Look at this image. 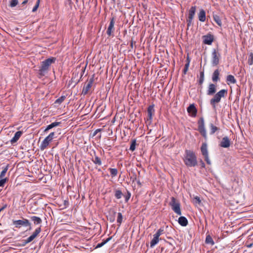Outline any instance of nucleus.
Returning <instances> with one entry per match:
<instances>
[{
    "mask_svg": "<svg viewBox=\"0 0 253 253\" xmlns=\"http://www.w3.org/2000/svg\"><path fill=\"white\" fill-rule=\"evenodd\" d=\"M183 161L185 165L188 167H194L197 165V157L195 153L191 150H185Z\"/></svg>",
    "mask_w": 253,
    "mask_h": 253,
    "instance_id": "1",
    "label": "nucleus"
},
{
    "mask_svg": "<svg viewBox=\"0 0 253 253\" xmlns=\"http://www.w3.org/2000/svg\"><path fill=\"white\" fill-rule=\"evenodd\" d=\"M55 60L56 58L55 57H50L42 62L40 68L39 70V75L40 78L44 76L47 73L50 65L54 63Z\"/></svg>",
    "mask_w": 253,
    "mask_h": 253,
    "instance_id": "2",
    "label": "nucleus"
},
{
    "mask_svg": "<svg viewBox=\"0 0 253 253\" xmlns=\"http://www.w3.org/2000/svg\"><path fill=\"white\" fill-rule=\"evenodd\" d=\"M227 94V90L223 89L217 92L210 100V104L213 108H215L216 104L219 103L222 97H225Z\"/></svg>",
    "mask_w": 253,
    "mask_h": 253,
    "instance_id": "3",
    "label": "nucleus"
},
{
    "mask_svg": "<svg viewBox=\"0 0 253 253\" xmlns=\"http://www.w3.org/2000/svg\"><path fill=\"white\" fill-rule=\"evenodd\" d=\"M196 9L197 6L196 5H194L192 6L188 10V17L186 19L187 26L188 28L193 25V21L195 17Z\"/></svg>",
    "mask_w": 253,
    "mask_h": 253,
    "instance_id": "4",
    "label": "nucleus"
},
{
    "mask_svg": "<svg viewBox=\"0 0 253 253\" xmlns=\"http://www.w3.org/2000/svg\"><path fill=\"white\" fill-rule=\"evenodd\" d=\"M169 205L171 207L172 210L178 215H181V211L180 210V205L178 201L176 199L172 197L171 198V201L169 203Z\"/></svg>",
    "mask_w": 253,
    "mask_h": 253,
    "instance_id": "5",
    "label": "nucleus"
},
{
    "mask_svg": "<svg viewBox=\"0 0 253 253\" xmlns=\"http://www.w3.org/2000/svg\"><path fill=\"white\" fill-rule=\"evenodd\" d=\"M13 224L17 228H19L22 226H29V230L31 229V223L26 218H23L21 220H13Z\"/></svg>",
    "mask_w": 253,
    "mask_h": 253,
    "instance_id": "6",
    "label": "nucleus"
},
{
    "mask_svg": "<svg viewBox=\"0 0 253 253\" xmlns=\"http://www.w3.org/2000/svg\"><path fill=\"white\" fill-rule=\"evenodd\" d=\"M211 63L213 66H217L219 62V58L220 57V53L218 52V49L214 48L211 53Z\"/></svg>",
    "mask_w": 253,
    "mask_h": 253,
    "instance_id": "7",
    "label": "nucleus"
},
{
    "mask_svg": "<svg viewBox=\"0 0 253 253\" xmlns=\"http://www.w3.org/2000/svg\"><path fill=\"white\" fill-rule=\"evenodd\" d=\"M198 131L201 135L205 138H207V133L205 128L204 119L203 118H200L198 122Z\"/></svg>",
    "mask_w": 253,
    "mask_h": 253,
    "instance_id": "8",
    "label": "nucleus"
},
{
    "mask_svg": "<svg viewBox=\"0 0 253 253\" xmlns=\"http://www.w3.org/2000/svg\"><path fill=\"white\" fill-rule=\"evenodd\" d=\"M115 20H116V19H115V17H112L110 19V23H109V25L108 27V28H107V31H106V34L109 37H110V36L113 37L114 36L113 33L115 31L114 26H115Z\"/></svg>",
    "mask_w": 253,
    "mask_h": 253,
    "instance_id": "9",
    "label": "nucleus"
},
{
    "mask_svg": "<svg viewBox=\"0 0 253 253\" xmlns=\"http://www.w3.org/2000/svg\"><path fill=\"white\" fill-rule=\"evenodd\" d=\"M41 226L37 228L35 231L33 233V234L29 237L27 239L24 240L23 241L24 245L27 244L30 242H31L33 240H34L37 236L39 234V233L41 232Z\"/></svg>",
    "mask_w": 253,
    "mask_h": 253,
    "instance_id": "10",
    "label": "nucleus"
},
{
    "mask_svg": "<svg viewBox=\"0 0 253 253\" xmlns=\"http://www.w3.org/2000/svg\"><path fill=\"white\" fill-rule=\"evenodd\" d=\"M94 82V75L92 76V77L89 79L88 82L86 83V84H84V86L83 87L82 94L84 95H85L87 94L88 92L89 91L92 84Z\"/></svg>",
    "mask_w": 253,
    "mask_h": 253,
    "instance_id": "11",
    "label": "nucleus"
},
{
    "mask_svg": "<svg viewBox=\"0 0 253 253\" xmlns=\"http://www.w3.org/2000/svg\"><path fill=\"white\" fill-rule=\"evenodd\" d=\"M203 43L208 45H211L214 40V36L211 33L202 37Z\"/></svg>",
    "mask_w": 253,
    "mask_h": 253,
    "instance_id": "12",
    "label": "nucleus"
},
{
    "mask_svg": "<svg viewBox=\"0 0 253 253\" xmlns=\"http://www.w3.org/2000/svg\"><path fill=\"white\" fill-rule=\"evenodd\" d=\"M231 145V142L227 136H224L222 138L219 143V146L222 148H228Z\"/></svg>",
    "mask_w": 253,
    "mask_h": 253,
    "instance_id": "13",
    "label": "nucleus"
},
{
    "mask_svg": "<svg viewBox=\"0 0 253 253\" xmlns=\"http://www.w3.org/2000/svg\"><path fill=\"white\" fill-rule=\"evenodd\" d=\"M187 112L191 114L193 117H196L197 113V110L194 104H190L187 108Z\"/></svg>",
    "mask_w": 253,
    "mask_h": 253,
    "instance_id": "14",
    "label": "nucleus"
},
{
    "mask_svg": "<svg viewBox=\"0 0 253 253\" xmlns=\"http://www.w3.org/2000/svg\"><path fill=\"white\" fill-rule=\"evenodd\" d=\"M198 18L200 21L204 22L206 20V11L203 9H201L198 13Z\"/></svg>",
    "mask_w": 253,
    "mask_h": 253,
    "instance_id": "15",
    "label": "nucleus"
},
{
    "mask_svg": "<svg viewBox=\"0 0 253 253\" xmlns=\"http://www.w3.org/2000/svg\"><path fill=\"white\" fill-rule=\"evenodd\" d=\"M154 106L150 105L147 109L148 116L147 118V120L149 121L150 122H151L152 116L154 113Z\"/></svg>",
    "mask_w": 253,
    "mask_h": 253,
    "instance_id": "16",
    "label": "nucleus"
},
{
    "mask_svg": "<svg viewBox=\"0 0 253 253\" xmlns=\"http://www.w3.org/2000/svg\"><path fill=\"white\" fill-rule=\"evenodd\" d=\"M52 140H50V139H49L47 136H46L44 139L42 141V142L41 145H40V149L41 150H44L46 148V147L49 145V143Z\"/></svg>",
    "mask_w": 253,
    "mask_h": 253,
    "instance_id": "17",
    "label": "nucleus"
},
{
    "mask_svg": "<svg viewBox=\"0 0 253 253\" xmlns=\"http://www.w3.org/2000/svg\"><path fill=\"white\" fill-rule=\"evenodd\" d=\"M216 92V85L213 84H209L207 94L209 95H212Z\"/></svg>",
    "mask_w": 253,
    "mask_h": 253,
    "instance_id": "18",
    "label": "nucleus"
},
{
    "mask_svg": "<svg viewBox=\"0 0 253 253\" xmlns=\"http://www.w3.org/2000/svg\"><path fill=\"white\" fill-rule=\"evenodd\" d=\"M30 219L34 222L35 225L41 224L42 223V219L38 216H31Z\"/></svg>",
    "mask_w": 253,
    "mask_h": 253,
    "instance_id": "19",
    "label": "nucleus"
},
{
    "mask_svg": "<svg viewBox=\"0 0 253 253\" xmlns=\"http://www.w3.org/2000/svg\"><path fill=\"white\" fill-rule=\"evenodd\" d=\"M219 71L218 69L215 70L213 73L212 76V80L213 82H217L218 81H219Z\"/></svg>",
    "mask_w": 253,
    "mask_h": 253,
    "instance_id": "20",
    "label": "nucleus"
},
{
    "mask_svg": "<svg viewBox=\"0 0 253 253\" xmlns=\"http://www.w3.org/2000/svg\"><path fill=\"white\" fill-rule=\"evenodd\" d=\"M22 134V132L21 131H17L14 136V137L11 139L10 142L11 143H14L17 141V140L19 139L21 135Z\"/></svg>",
    "mask_w": 253,
    "mask_h": 253,
    "instance_id": "21",
    "label": "nucleus"
},
{
    "mask_svg": "<svg viewBox=\"0 0 253 253\" xmlns=\"http://www.w3.org/2000/svg\"><path fill=\"white\" fill-rule=\"evenodd\" d=\"M201 151L203 156H207L208 155L207 145L206 143H203L201 147Z\"/></svg>",
    "mask_w": 253,
    "mask_h": 253,
    "instance_id": "22",
    "label": "nucleus"
},
{
    "mask_svg": "<svg viewBox=\"0 0 253 253\" xmlns=\"http://www.w3.org/2000/svg\"><path fill=\"white\" fill-rule=\"evenodd\" d=\"M94 153V157L92 158V161L93 163L98 166H101L102 165V161L101 159L95 154V152Z\"/></svg>",
    "mask_w": 253,
    "mask_h": 253,
    "instance_id": "23",
    "label": "nucleus"
},
{
    "mask_svg": "<svg viewBox=\"0 0 253 253\" xmlns=\"http://www.w3.org/2000/svg\"><path fill=\"white\" fill-rule=\"evenodd\" d=\"M178 222L179 224L182 226H186L188 224V220L184 216L179 217Z\"/></svg>",
    "mask_w": 253,
    "mask_h": 253,
    "instance_id": "24",
    "label": "nucleus"
},
{
    "mask_svg": "<svg viewBox=\"0 0 253 253\" xmlns=\"http://www.w3.org/2000/svg\"><path fill=\"white\" fill-rule=\"evenodd\" d=\"M60 124H61V123L58 122H55L52 123L51 124L48 125L46 126V128L44 130V132H47L49 129H50L54 127L59 126L60 125Z\"/></svg>",
    "mask_w": 253,
    "mask_h": 253,
    "instance_id": "25",
    "label": "nucleus"
},
{
    "mask_svg": "<svg viewBox=\"0 0 253 253\" xmlns=\"http://www.w3.org/2000/svg\"><path fill=\"white\" fill-rule=\"evenodd\" d=\"M226 82L228 84H234L236 83L237 81L233 75H229L226 77Z\"/></svg>",
    "mask_w": 253,
    "mask_h": 253,
    "instance_id": "26",
    "label": "nucleus"
},
{
    "mask_svg": "<svg viewBox=\"0 0 253 253\" xmlns=\"http://www.w3.org/2000/svg\"><path fill=\"white\" fill-rule=\"evenodd\" d=\"M159 241V237L155 234L153 235V239L151 240L150 242V247L153 248L154 246H155Z\"/></svg>",
    "mask_w": 253,
    "mask_h": 253,
    "instance_id": "27",
    "label": "nucleus"
},
{
    "mask_svg": "<svg viewBox=\"0 0 253 253\" xmlns=\"http://www.w3.org/2000/svg\"><path fill=\"white\" fill-rule=\"evenodd\" d=\"M213 19L214 21H215V22H216V23L219 26H220V27L222 26V22H221L220 17L218 15L213 14Z\"/></svg>",
    "mask_w": 253,
    "mask_h": 253,
    "instance_id": "28",
    "label": "nucleus"
},
{
    "mask_svg": "<svg viewBox=\"0 0 253 253\" xmlns=\"http://www.w3.org/2000/svg\"><path fill=\"white\" fill-rule=\"evenodd\" d=\"M210 134H213L216 131L219 130L220 128L215 126L212 124H210Z\"/></svg>",
    "mask_w": 253,
    "mask_h": 253,
    "instance_id": "29",
    "label": "nucleus"
},
{
    "mask_svg": "<svg viewBox=\"0 0 253 253\" xmlns=\"http://www.w3.org/2000/svg\"><path fill=\"white\" fill-rule=\"evenodd\" d=\"M205 243L207 244H210L211 245H213L214 244V242L211 238V237L210 235H208L206 236Z\"/></svg>",
    "mask_w": 253,
    "mask_h": 253,
    "instance_id": "30",
    "label": "nucleus"
},
{
    "mask_svg": "<svg viewBox=\"0 0 253 253\" xmlns=\"http://www.w3.org/2000/svg\"><path fill=\"white\" fill-rule=\"evenodd\" d=\"M114 192L115 197L117 199H121L124 196V194L122 193V192L119 189H115Z\"/></svg>",
    "mask_w": 253,
    "mask_h": 253,
    "instance_id": "31",
    "label": "nucleus"
},
{
    "mask_svg": "<svg viewBox=\"0 0 253 253\" xmlns=\"http://www.w3.org/2000/svg\"><path fill=\"white\" fill-rule=\"evenodd\" d=\"M108 170L110 171L111 175L112 177H115L118 174V170L117 169L109 168Z\"/></svg>",
    "mask_w": 253,
    "mask_h": 253,
    "instance_id": "32",
    "label": "nucleus"
},
{
    "mask_svg": "<svg viewBox=\"0 0 253 253\" xmlns=\"http://www.w3.org/2000/svg\"><path fill=\"white\" fill-rule=\"evenodd\" d=\"M8 167L9 166L7 165L5 168H3V169L0 174V179L3 178L5 176V173L8 170Z\"/></svg>",
    "mask_w": 253,
    "mask_h": 253,
    "instance_id": "33",
    "label": "nucleus"
},
{
    "mask_svg": "<svg viewBox=\"0 0 253 253\" xmlns=\"http://www.w3.org/2000/svg\"><path fill=\"white\" fill-rule=\"evenodd\" d=\"M65 96H61L60 97L56 99L55 101V104H61L65 99Z\"/></svg>",
    "mask_w": 253,
    "mask_h": 253,
    "instance_id": "34",
    "label": "nucleus"
},
{
    "mask_svg": "<svg viewBox=\"0 0 253 253\" xmlns=\"http://www.w3.org/2000/svg\"><path fill=\"white\" fill-rule=\"evenodd\" d=\"M131 174H132V175L130 176V179H132V181L133 182L137 180V175L136 174V172H135L133 170L131 171Z\"/></svg>",
    "mask_w": 253,
    "mask_h": 253,
    "instance_id": "35",
    "label": "nucleus"
},
{
    "mask_svg": "<svg viewBox=\"0 0 253 253\" xmlns=\"http://www.w3.org/2000/svg\"><path fill=\"white\" fill-rule=\"evenodd\" d=\"M123 220V215L121 212L118 213V217H117V222L119 223V226H120Z\"/></svg>",
    "mask_w": 253,
    "mask_h": 253,
    "instance_id": "36",
    "label": "nucleus"
},
{
    "mask_svg": "<svg viewBox=\"0 0 253 253\" xmlns=\"http://www.w3.org/2000/svg\"><path fill=\"white\" fill-rule=\"evenodd\" d=\"M135 146H136V140H133L131 142V144L130 146L129 150L131 151H133L135 149Z\"/></svg>",
    "mask_w": 253,
    "mask_h": 253,
    "instance_id": "37",
    "label": "nucleus"
},
{
    "mask_svg": "<svg viewBox=\"0 0 253 253\" xmlns=\"http://www.w3.org/2000/svg\"><path fill=\"white\" fill-rule=\"evenodd\" d=\"M248 64L250 65L253 64V53L251 52L248 59Z\"/></svg>",
    "mask_w": 253,
    "mask_h": 253,
    "instance_id": "38",
    "label": "nucleus"
},
{
    "mask_svg": "<svg viewBox=\"0 0 253 253\" xmlns=\"http://www.w3.org/2000/svg\"><path fill=\"white\" fill-rule=\"evenodd\" d=\"M28 0H23L21 4L19 6L20 9H24L26 8L25 6V4L27 3Z\"/></svg>",
    "mask_w": 253,
    "mask_h": 253,
    "instance_id": "39",
    "label": "nucleus"
},
{
    "mask_svg": "<svg viewBox=\"0 0 253 253\" xmlns=\"http://www.w3.org/2000/svg\"><path fill=\"white\" fill-rule=\"evenodd\" d=\"M125 198V201L126 202H127V201L129 200V199H130V196H131V193L130 192H129L128 191H127V193L125 195H124V196Z\"/></svg>",
    "mask_w": 253,
    "mask_h": 253,
    "instance_id": "40",
    "label": "nucleus"
},
{
    "mask_svg": "<svg viewBox=\"0 0 253 253\" xmlns=\"http://www.w3.org/2000/svg\"><path fill=\"white\" fill-rule=\"evenodd\" d=\"M164 232V228H161L157 231V232H156V234H155V235L159 237L162 234H163Z\"/></svg>",
    "mask_w": 253,
    "mask_h": 253,
    "instance_id": "41",
    "label": "nucleus"
},
{
    "mask_svg": "<svg viewBox=\"0 0 253 253\" xmlns=\"http://www.w3.org/2000/svg\"><path fill=\"white\" fill-rule=\"evenodd\" d=\"M113 215L109 217V220L111 222H113L115 220V215L117 213L116 211H112Z\"/></svg>",
    "mask_w": 253,
    "mask_h": 253,
    "instance_id": "42",
    "label": "nucleus"
},
{
    "mask_svg": "<svg viewBox=\"0 0 253 253\" xmlns=\"http://www.w3.org/2000/svg\"><path fill=\"white\" fill-rule=\"evenodd\" d=\"M18 3V0H11L10 3V6L12 7L16 6Z\"/></svg>",
    "mask_w": 253,
    "mask_h": 253,
    "instance_id": "43",
    "label": "nucleus"
},
{
    "mask_svg": "<svg viewBox=\"0 0 253 253\" xmlns=\"http://www.w3.org/2000/svg\"><path fill=\"white\" fill-rule=\"evenodd\" d=\"M40 2V0H37L35 6L33 7V8L32 9V12H35V11H37V9L38 8V7L39 6Z\"/></svg>",
    "mask_w": 253,
    "mask_h": 253,
    "instance_id": "44",
    "label": "nucleus"
},
{
    "mask_svg": "<svg viewBox=\"0 0 253 253\" xmlns=\"http://www.w3.org/2000/svg\"><path fill=\"white\" fill-rule=\"evenodd\" d=\"M189 64L188 63H186L185 65V66H184V69L183 70V73L184 74H186L188 70V68H189Z\"/></svg>",
    "mask_w": 253,
    "mask_h": 253,
    "instance_id": "45",
    "label": "nucleus"
},
{
    "mask_svg": "<svg viewBox=\"0 0 253 253\" xmlns=\"http://www.w3.org/2000/svg\"><path fill=\"white\" fill-rule=\"evenodd\" d=\"M6 180H7V178H4V179L1 178V179L0 180V187H3L4 184L6 182Z\"/></svg>",
    "mask_w": 253,
    "mask_h": 253,
    "instance_id": "46",
    "label": "nucleus"
},
{
    "mask_svg": "<svg viewBox=\"0 0 253 253\" xmlns=\"http://www.w3.org/2000/svg\"><path fill=\"white\" fill-rule=\"evenodd\" d=\"M194 200H195V202L196 204H200L201 203V201L200 199V197H199L198 196L195 197Z\"/></svg>",
    "mask_w": 253,
    "mask_h": 253,
    "instance_id": "47",
    "label": "nucleus"
},
{
    "mask_svg": "<svg viewBox=\"0 0 253 253\" xmlns=\"http://www.w3.org/2000/svg\"><path fill=\"white\" fill-rule=\"evenodd\" d=\"M55 134V133L54 132H52L47 136V137L49 139H50V140H52L54 137Z\"/></svg>",
    "mask_w": 253,
    "mask_h": 253,
    "instance_id": "48",
    "label": "nucleus"
},
{
    "mask_svg": "<svg viewBox=\"0 0 253 253\" xmlns=\"http://www.w3.org/2000/svg\"><path fill=\"white\" fill-rule=\"evenodd\" d=\"M204 158H205V160L207 162V163L208 165H211V161L209 158V155H207V156H204Z\"/></svg>",
    "mask_w": 253,
    "mask_h": 253,
    "instance_id": "49",
    "label": "nucleus"
},
{
    "mask_svg": "<svg viewBox=\"0 0 253 253\" xmlns=\"http://www.w3.org/2000/svg\"><path fill=\"white\" fill-rule=\"evenodd\" d=\"M105 244L104 243V242H101V243H99L96 246V248H100L101 247H102L103 245H104Z\"/></svg>",
    "mask_w": 253,
    "mask_h": 253,
    "instance_id": "50",
    "label": "nucleus"
},
{
    "mask_svg": "<svg viewBox=\"0 0 253 253\" xmlns=\"http://www.w3.org/2000/svg\"><path fill=\"white\" fill-rule=\"evenodd\" d=\"M200 78H204V71H202L200 73Z\"/></svg>",
    "mask_w": 253,
    "mask_h": 253,
    "instance_id": "51",
    "label": "nucleus"
},
{
    "mask_svg": "<svg viewBox=\"0 0 253 253\" xmlns=\"http://www.w3.org/2000/svg\"><path fill=\"white\" fill-rule=\"evenodd\" d=\"M111 239H112V237H110L108 238L106 240H105L104 241L105 244H106L107 242H108Z\"/></svg>",
    "mask_w": 253,
    "mask_h": 253,
    "instance_id": "52",
    "label": "nucleus"
},
{
    "mask_svg": "<svg viewBox=\"0 0 253 253\" xmlns=\"http://www.w3.org/2000/svg\"><path fill=\"white\" fill-rule=\"evenodd\" d=\"M204 78H200V80H199V84H202L203 82H204Z\"/></svg>",
    "mask_w": 253,
    "mask_h": 253,
    "instance_id": "53",
    "label": "nucleus"
},
{
    "mask_svg": "<svg viewBox=\"0 0 253 253\" xmlns=\"http://www.w3.org/2000/svg\"><path fill=\"white\" fill-rule=\"evenodd\" d=\"M101 131V129H96V130L94 132L93 135H94H94H95L97 134V133L98 132H99V131Z\"/></svg>",
    "mask_w": 253,
    "mask_h": 253,
    "instance_id": "54",
    "label": "nucleus"
},
{
    "mask_svg": "<svg viewBox=\"0 0 253 253\" xmlns=\"http://www.w3.org/2000/svg\"><path fill=\"white\" fill-rule=\"evenodd\" d=\"M190 60L189 57L188 56L187 57V59H186V63H188L189 64H190Z\"/></svg>",
    "mask_w": 253,
    "mask_h": 253,
    "instance_id": "55",
    "label": "nucleus"
},
{
    "mask_svg": "<svg viewBox=\"0 0 253 253\" xmlns=\"http://www.w3.org/2000/svg\"><path fill=\"white\" fill-rule=\"evenodd\" d=\"M6 207V205H5L4 206H3L2 208L0 209V212L2 211H3L5 208Z\"/></svg>",
    "mask_w": 253,
    "mask_h": 253,
    "instance_id": "56",
    "label": "nucleus"
},
{
    "mask_svg": "<svg viewBox=\"0 0 253 253\" xmlns=\"http://www.w3.org/2000/svg\"><path fill=\"white\" fill-rule=\"evenodd\" d=\"M201 166H202V168H205V163L202 161H201Z\"/></svg>",
    "mask_w": 253,
    "mask_h": 253,
    "instance_id": "57",
    "label": "nucleus"
},
{
    "mask_svg": "<svg viewBox=\"0 0 253 253\" xmlns=\"http://www.w3.org/2000/svg\"><path fill=\"white\" fill-rule=\"evenodd\" d=\"M133 41L132 40H131L130 42V46L132 48H133Z\"/></svg>",
    "mask_w": 253,
    "mask_h": 253,
    "instance_id": "58",
    "label": "nucleus"
},
{
    "mask_svg": "<svg viewBox=\"0 0 253 253\" xmlns=\"http://www.w3.org/2000/svg\"><path fill=\"white\" fill-rule=\"evenodd\" d=\"M136 181H137V183L138 184H139V185H141L139 180H137V179Z\"/></svg>",
    "mask_w": 253,
    "mask_h": 253,
    "instance_id": "59",
    "label": "nucleus"
},
{
    "mask_svg": "<svg viewBox=\"0 0 253 253\" xmlns=\"http://www.w3.org/2000/svg\"><path fill=\"white\" fill-rule=\"evenodd\" d=\"M253 244H251L250 245H247V247L248 248H251L253 246Z\"/></svg>",
    "mask_w": 253,
    "mask_h": 253,
    "instance_id": "60",
    "label": "nucleus"
},
{
    "mask_svg": "<svg viewBox=\"0 0 253 253\" xmlns=\"http://www.w3.org/2000/svg\"><path fill=\"white\" fill-rule=\"evenodd\" d=\"M167 243H168L169 245H171V246H173V245L172 244V243H170V242H167Z\"/></svg>",
    "mask_w": 253,
    "mask_h": 253,
    "instance_id": "61",
    "label": "nucleus"
},
{
    "mask_svg": "<svg viewBox=\"0 0 253 253\" xmlns=\"http://www.w3.org/2000/svg\"><path fill=\"white\" fill-rule=\"evenodd\" d=\"M140 171H138V175L139 176L140 175Z\"/></svg>",
    "mask_w": 253,
    "mask_h": 253,
    "instance_id": "62",
    "label": "nucleus"
},
{
    "mask_svg": "<svg viewBox=\"0 0 253 253\" xmlns=\"http://www.w3.org/2000/svg\"><path fill=\"white\" fill-rule=\"evenodd\" d=\"M112 0L113 1L114 3H115L116 1V0Z\"/></svg>",
    "mask_w": 253,
    "mask_h": 253,
    "instance_id": "63",
    "label": "nucleus"
},
{
    "mask_svg": "<svg viewBox=\"0 0 253 253\" xmlns=\"http://www.w3.org/2000/svg\"><path fill=\"white\" fill-rule=\"evenodd\" d=\"M84 70H85V69H84V70L83 71V73L84 72Z\"/></svg>",
    "mask_w": 253,
    "mask_h": 253,
    "instance_id": "64",
    "label": "nucleus"
}]
</instances>
